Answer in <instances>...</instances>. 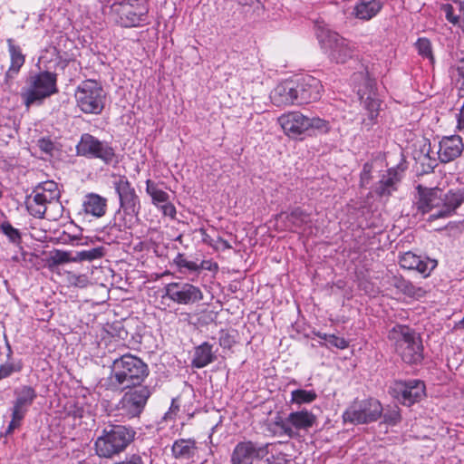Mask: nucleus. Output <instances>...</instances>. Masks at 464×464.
<instances>
[{
    "label": "nucleus",
    "mask_w": 464,
    "mask_h": 464,
    "mask_svg": "<svg viewBox=\"0 0 464 464\" xmlns=\"http://www.w3.org/2000/svg\"><path fill=\"white\" fill-rule=\"evenodd\" d=\"M452 63L450 67V74L453 82L459 86V91L464 92V55L458 52L451 54Z\"/></svg>",
    "instance_id": "obj_30"
},
{
    "label": "nucleus",
    "mask_w": 464,
    "mask_h": 464,
    "mask_svg": "<svg viewBox=\"0 0 464 464\" xmlns=\"http://www.w3.org/2000/svg\"><path fill=\"white\" fill-rule=\"evenodd\" d=\"M159 208L161 209L164 216L169 217L171 218H174L176 216V208L169 201L160 205Z\"/></svg>",
    "instance_id": "obj_50"
},
{
    "label": "nucleus",
    "mask_w": 464,
    "mask_h": 464,
    "mask_svg": "<svg viewBox=\"0 0 464 464\" xmlns=\"http://www.w3.org/2000/svg\"><path fill=\"white\" fill-rule=\"evenodd\" d=\"M198 271L203 269L216 272L218 269V264L211 260H203L200 264H198Z\"/></svg>",
    "instance_id": "obj_52"
},
{
    "label": "nucleus",
    "mask_w": 464,
    "mask_h": 464,
    "mask_svg": "<svg viewBox=\"0 0 464 464\" xmlns=\"http://www.w3.org/2000/svg\"><path fill=\"white\" fill-rule=\"evenodd\" d=\"M215 360L216 356L212 351V345L208 342H204L195 347L191 366L201 369L213 362Z\"/></svg>",
    "instance_id": "obj_28"
},
{
    "label": "nucleus",
    "mask_w": 464,
    "mask_h": 464,
    "mask_svg": "<svg viewBox=\"0 0 464 464\" xmlns=\"http://www.w3.org/2000/svg\"><path fill=\"white\" fill-rule=\"evenodd\" d=\"M441 9L446 19L453 24H458L464 33V0L456 3V8L452 5L446 4Z\"/></svg>",
    "instance_id": "obj_31"
},
{
    "label": "nucleus",
    "mask_w": 464,
    "mask_h": 464,
    "mask_svg": "<svg viewBox=\"0 0 464 464\" xmlns=\"http://www.w3.org/2000/svg\"><path fill=\"white\" fill-rule=\"evenodd\" d=\"M15 400L12 408V420L9 422L6 433L13 432L20 427L22 420L25 417L29 407L34 403L37 397L36 391L29 385H23L14 390Z\"/></svg>",
    "instance_id": "obj_14"
},
{
    "label": "nucleus",
    "mask_w": 464,
    "mask_h": 464,
    "mask_svg": "<svg viewBox=\"0 0 464 464\" xmlns=\"http://www.w3.org/2000/svg\"><path fill=\"white\" fill-rule=\"evenodd\" d=\"M53 261L54 264H63L68 262H72V257H71L68 252L64 251H56L54 256H53Z\"/></svg>",
    "instance_id": "obj_49"
},
{
    "label": "nucleus",
    "mask_w": 464,
    "mask_h": 464,
    "mask_svg": "<svg viewBox=\"0 0 464 464\" xmlns=\"http://www.w3.org/2000/svg\"><path fill=\"white\" fill-rule=\"evenodd\" d=\"M111 13L116 24L122 27H137L145 24L149 6L146 0H121L111 6Z\"/></svg>",
    "instance_id": "obj_7"
},
{
    "label": "nucleus",
    "mask_w": 464,
    "mask_h": 464,
    "mask_svg": "<svg viewBox=\"0 0 464 464\" xmlns=\"http://www.w3.org/2000/svg\"><path fill=\"white\" fill-rule=\"evenodd\" d=\"M462 138L459 135H451L443 137L439 143V159L441 162H450L459 156L463 151Z\"/></svg>",
    "instance_id": "obj_21"
},
{
    "label": "nucleus",
    "mask_w": 464,
    "mask_h": 464,
    "mask_svg": "<svg viewBox=\"0 0 464 464\" xmlns=\"http://www.w3.org/2000/svg\"><path fill=\"white\" fill-rule=\"evenodd\" d=\"M286 218L295 227H301L311 221L310 214L300 208H294L287 215Z\"/></svg>",
    "instance_id": "obj_39"
},
{
    "label": "nucleus",
    "mask_w": 464,
    "mask_h": 464,
    "mask_svg": "<svg viewBox=\"0 0 464 464\" xmlns=\"http://www.w3.org/2000/svg\"><path fill=\"white\" fill-rule=\"evenodd\" d=\"M401 180L400 174L396 169H389L382 174L379 180L375 192L381 197H389L397 189V184Z\"/></svg>",
    "instance_id": "obj_26"
},
{
    "label": "nucleus",
    "mask_w": 464,
    "mask_h": 464,
    "mask_svg": "<svg viewBox=\"0 0 464 464\" xmlns=\"http://www.w3.org/2000/svg\"><path fill=\"white\" fill-rule=\"evenodd\" d=\"M197 450L196 441L192 439H179L173 442L171 452L175 459H192Z\"/></svg>",
    "instance_id": "obj_29"
},
{
    "label": "nucleus",
    "mask_w": 464,
    "mask_h": 464,
    "mask_svg": "<svg viewBox=\"0 0 464 464\" xmlns=\"http://www.w3.org/2000/svg\"><path fill=\"white\" fill-rule=\"evenodd\" d=\"M317 394L314 390L296 389L291 392L290 403L295 405L308 404L314 401Z\"/></svg>",
    "instance_id": "obj_36"
},
{
    "label": "nucleus",
    "mask_w": 464,
    "mask_h": 464,
    "mask_svg": "<svg viewBox=\"0 0 464 464\" xmlns=\"http://www.w3.org/2000/svg\"><path fill=\"white\" fill-rule=\"evenodd\" d=\"M419 199L416 202L417 209L421 214L430 213L429 220L450 217L464 202V189H450L443 193L441 189L421 188L418 186Z\"/></svg>",
    "instance_id": "obj_1"
},
{
    "label": "nucleus",
    "mask_w": 464,
    "mask_h": 464,
    "mask_svg": "<svg viewBox=\"0 0 464 464\" xmlns=\"http://www.w3.org/2000/svg\"><path fill=\"white\" fill-rule=\"evenodd\" d=\"M460 324H464V317H463V320L460 322Z\"/></svg>",
    "instance_id": "obj_57"
},
{
    "label": "nucleus",
    "mask_w": 464,
    "mask_h": 464,
    "mask_svg": "<svg viewBox=\"0 0 464 464\" xmlns=\"http://www.w3.org/2000/svg\"><path fill=\"white\" fill-rule=\"evenodd\" d=\"M360 78L363 79V81L365 82V77H364L362 72H359V73H354L353 74L354 81H356V80H358Z\"/></svg>",
    "instance_id": "obj_56"
},
{
    "label": "nucleus",
    "mask_w": 464,
    "mask_h": 464,
    "mask_svg": "<svg viewBox=\"0 0 464 464\" xmlns=\"http://www.w3.org/2000/svg\"><path fill=\"white\" fill-rule=\"evenodd\" d=\"M409 282H410L409 280H406L401 276H397V275L392 276L389 279V284L392 286L395 287L401 294L404 292Z\"/></svg>",
    "instance_id": "obj_46"
},
{
    "label": "nucleus",
    "mask_w": 464,
    "mask_h": 464,
    "mask_svg": "<svg viewBox=\"0 0 464 464\" xmlns=\"http://www.w3.org/2000/svg\"><path fill=\"white\" fill-rule=\"evenodd\" d=\"M0 232L3 233L8 240L13 244H20L22 240V235L19 229L14 227L10 222L4 221L0 224Z\"/></svg>",
    "instance_id": "obj_40"
},
{
    "label": "nucleus",
    "mask_w": 464,
    "mask_h": 464,
    "mask_svg": "<svg viewBox=\"0 0 464 464\" xmlns=\"http://www.w3.org/2000/svg\"><path fill=\"white\" fill-rule=\"evenodd\" d=\"M326 347H335L341 350L346 349L349 346V342L343 337L330 334L328 337Z\"/></svg>",
    "instance_id": "obj_45"
},
{
    "label": "nucleus",
    "mask_w": 464,
    "mask_h": 464,
    "mask_svg": "<svg viewBox=\"0 0 464 464\" xmlns=\"http://www.w3.org/2000/svg\"><path fill=\"white\" fill-rule=\"evenodd\" d=\"M105 255V248L103 246H97L91 249L76 252L72 256V262L82 261H93L103 257Z\"/></svg>",
    "instance_id": "obj_37"
},
{
    "label": "nucleus",
    "mask_w": 464,
    "mask_h": 464,
    "mask_svg": "<svg viewBox=\"0 0 464 464\" xmlns=\"http://www.w3.org/2000/svg\"><path fill=\"white\" fill-rule=\"evenodd\" d=\"M176 264L179 268H186L189 271H198V264L196 262L188 261L181 256L177 257Z\"/></svg>",
    "instance_id": "obj_47"
},
{
    "label": "nucleus",
    "mask_w": 464,
    "mask_h": 464,
    "mask_svg": "<svg viewBox=\"0 0 464 464\" xmlns=\"http://www.w3.org/2000/svg\"><path fill=\"white\" fill-rule=\"evenodd\" d=\"M102 141L95 138L94 136L84 133L81 136V140L76 145L77 154L86 158H90L93 155V151L97 146H101Z\"/></svg>",
    "instance_id": "obj_32"
},
{
    "label": "nucleus",
    "mask_w": 464,
    "mask_h": 464,
    "mask_svg": "<svg viewBox=\"0 0 464 464\" xmlns=\"http://www.w3.org/2000/svg\"><path fill=\"white\" fill-rule=\"evenodd\" d=\"M113 188L119 197L120 208L124 215L122 226L130 227L140 209V198L126 176H119L115 179ZM119 226L121 227V224Z\"/></svg>",
    "instance_id": "obj_10"
},
{
    "label": "nucleus",
    "mask_w": 464,
    "mask_h": 464,
    "mask_svg": "<svg viewBox=\"0 0 464 464\" xmlns=\"http://www.w3.org/2000/svg\"><path fill=\"white\" fill-rule=\"evenodd\" d=\"M149 367L141 359L127 353L113 361L104 386L111 392H122L141 384L149 375Z\"/></svg>",
    "instance_id": "obj_2"
},
{
    "label": "nucleus",
    "mask_w": 464,
    "mask_h": 464,
    "mask_svg": "<svg viewBox=\"0 0 464 464\" xmlns=\"http://www.w3.org/2000/svg\"><path fill=\"white\" fill-rule=\"evenodd\" d=\"M277 121L288 137L296 138L307 131L308 117L300 111L284 113Z\"/></svg>",
    "instance_id": "obj_20"
},
{
    "label": "nucleus",
    "mask_w": 464,
    "mask_h": 464,
    "mask_svg": "<svg viewBox=\"0 0 464 464\" xmlns=\"http://www.w3.org/2000/svg\"><path fill=\"white\" fill-rule=\"evenodd\" d=\"M402 294L411 298L420 299L426 295L427 291L423 287L415 285L411 282H409Z\"/></svg>",
    "instance_id": "obj_43"
},
{
    "label": "nucleus",
    "mask_w": 464,
    "mask_h": 464,
    "mask_svg": "<svg viewBox=\"0 0 464 464\" xmlns=\"http://www.w3.org/2000/svg\"><path fill=\"white\" fill-rule=\"evenodd\" d=\"M364 110L367 111V118H363L362 123L369 130L376 123L379 115L381 101L376 97L374 92H370L369 95L365 98V90L361 87L357 90Z\"/></svg>",
    "instance_id": "obj_24"
},
{
    "label": "nucleus",
    "mask_w": 464,
    "mask_h": 464,
    "mask_svg": "<svg viewBox=\"0 0 464 464\" xmlns=\"http://www.w3.org/2000/svg\"><path fill=\"white\" fill-rule=\"evenodd\" d=\"M399 264L403 269L415 270L422 275L423 277H428L436 268L438 262L428 256H418L413 252L408 251L400 256Z\"/></svg>",
    "instance_id": "obj_19"
},
{
    "label": "nucleus",
    "mask_w": 464,
    "mask_h": 464,
    "mask_svg": "<svg viewBox=\"0 0 464 464\" xmlns=\"http://www.w3.org/2000/svg\"><path fill=\"white\" fill-rule=\"evenodd\" d=\"M298 103H309L320 99L323 86L321 82L311 76L304 75L295 81Z\"/></svg>",
    "instance_id": "obj_18"
},
{
    "label": "nucleus",
    "mask_w": 464,
    "mask_h": 464,
    "mask_svg": "<svg viewBox=\"0 0 464 464\" xmlns=\"http://www.w3.org/2000/svg\"><path fill=\"white\" fill-rule=\"evenodd\" d=\"M316 423V416L308 410L292 411L288 416L276 422V425L290 438L298 430H308Z\"/></svg>",
    "instance_id": "obj_16"
},
{
    "label": "nucleus",
    "mask_w": 464,
    "mask_h": 464,
    "mask_svg": "<svg viewBox=\"0 0 464 464\" xmlns=\"http://www.w3.org/2000/svg\"><path fill=\"white\" fill-rule=\"evenodd\" d=\"M165 296L179 304H189L203 299L202 291L188 283L172 282L165 285Z\"/></svg>",
    "instance_id": "obj_17"
},
{
    "label": "nucleus",
    "mask_w": 464,
    "mask_h": 464,
    "mask_svg": "<svg viewBox=\"0 0 464 464\" xmlns=\"http://www.w3.org/2000/svg\"><path fill=\"white\" fill-rule=\"evenodd\" d=\"M89 159H99L107 165L116 164L118 162L114 150L106 141H102L101 146H97Z\"/></svg>",
    "instance_id": "obj_33"
},
{
    "label": "nucleus",
    "mask_w": 464,
    "mask_h": 464,
    "mask_svg": "<svg viewBox=\"0 0 464 464\" xmlns=\"http://www.w3.org/2000/svg\"><path fill=\"white\" fill-rule=\"evenodd\" d=\"M382 416L384 422L389 425H395L401 420L400 411L397 406L385 410Z\"/></svg>",
    "instance_id": "obj_44"
},
{
    "label": "nucleus",
    "mask_w": 464,
    "mask_h": 464,
    "mask_svg": "<svg viewBox=\"0 0 464 464\" xmlns=\"http://www.w3.org/2000/svg\"><path fill=\"white\" fill-rule=\"evenodd\" d=\"M8 353L6 354L7 361L0 365V381L5 378L10 377L12 374L15 372H19L23 369V362L21 360L14 361L12 360L13 352L8 346Z\"/></svg>",
    "instance_id": "obj_35"
},
{
    "label": "nucleus",
    "mask_w": 464,
    "mask_h": 464,
    "mask_svg": "<svg viewBox=\"0 0 464 464\" xmlns=\"http://www.w3.org/2000/svg\"><path fill=\"white\" fill-rule=\"evenodd\" d=\"M126 390L128 391L120 400L118 408L129 418L138 417L143 411L152 390L150 386L142 384L134 385Z\"/></svg>",
    "instance_id": "obj_12"
},
{
    "label": "nucleus",
    "mask_w": 464,
    "mask_h": 464,
    "mask_svg": "<svg viewBox=\"0 0 464 464\" xmlns=\"http://www.w3.org/2000/svg\"><path fill=\"white\" fill-rule=\"evenodd\" d=\"M316 335H317L320 339H322V340L325 341V343H327L328 337H329V335H330V334H323V333H320V332H319V333H317V334H316Z\"/></svg>",
    "instance_id": "obj_55"
},
{
    "label": "nucleus",
    "mask_w": 464,
    "mask_h": 464,
    "mask_svg": "<svg viewBox=\"0 0 464 464\" xmlns=\"http://www.w3.org/2000/svg\"><path fill=\"white\" fill-rule=\"evenodd\" d=\"M388 339L404 362L417 364L423 359L421 338L412 328L396 324L389 331Z\"/></svg>",
    "instance_id": "obj_3"
},
{
    "label": "nucleus",
    "mask_w": 464,
    "mask_h": 464,
    "mask_svg": "<svg viewBox=\"0 0 464 464\" xmlns=\"http://www.w3.org/2000/svg\"><path fill=\"white\" fill-rule=\"evenodd\" d=\"M77 106L84 113L100 114L104 108L106 93L93 80L82 82L75 91Z\"/></svg>",
    "instance_id": "obj_9"
},
{
    "label": "nucleus",
    "mask_w": 464,
    "mask_h": 464,
    "mask_svg": "<svg viewBox=\"0 0 464 464\" xmlns=\"http://www.w3.org/2000/svg\"><path fill=\"white\" fill-rule=\"evenodd\" d=\"M315 34L322 49L331 60L343 63L352 57L353 48L350 42L331 31L325 24H318Z\"/></svg>",
    "instance_id": "obj_8"
},
{
    "label": "nucleus",
    "mask_w": 464,
    "mask_h": 464,
    "mask_svg": "<svg viewBox=\"0 0 464 464\" xmlns=\"http://www.w3.org/2000/svg\"><path fill=\"white\" fill-rule=\"evenodd\" d=\"M136 431L131 427L113 425L105 429L94 442L96 454L100 458L111 459L124 451L134 440Z\"/></svg>",
    "instance_id": "obj_4"
},
{
    "label": "nucleus",
    "mask_w": 464,
    "mask_h": 464,
    "mask_svg": "<svg viewBox=\"0 0 464 464\" xmlns=\"http://www.w3.org/2000/svg\"><path fill=\"white\" fill-rule=\"evenodd\" d=\"M295 81H285L279 83L270 94V99L276 106L299 104Z\"/></svg>",
    "instance_id": "obj_22"
},
{
    "label": "nucleus",
    "mask_w": 464,
    "mask_h": 464,
    "mask_svg": "<svg viewBox=\"0 0 464 464\" xmlns=\"http://www.w3.org/2000/svg\"><path fill=\"white\" fill-rule=\"evenodd\" d=\"M423 382L417 379L396 380L390 386L391 395L400 403L411 406L426 395Z\"/></svg>",
    "instance_id": "obj_13"
},
{
    "label": "nucleus",
    "mask_w": 464,
    "mask_h": 464,
    "mask_svg": "<svg viewBox=\"0 0 464 464\" xmlns=\"http://www.w3.org/2000/svg\"><path fill=\"white\" fill-rule=\"evenodd\" d=\"M107 210V199L96 193H88L84 196L80 214L100 218Z\"/></svg>",
    "instance_id": "obj_23"
},
{
    "label": "nucleus",
    "mask_w": 464,
    "mask_h": 464,
    "mask_svg": "<svg viewBox=\"0 0 464 464\" xmlns=\"http://www.w3.org/2000/svg\"><path fill=\"white\" fill-rule=\"evenodd\" d=\"M37 146L46 156L53 157L58 151L56 144L50 138H41L37 141Z\"/></svg>",
    "instance_id": "obj_42"
},
{
    "label": "nucleus",
    "mask_w": 464,
    "mask_h": 464,
    "mask_svg": "<svg viewBox=\"0 0 464 464\" xmlns=\"http://www.w3.org/2000/svg\"><path fill=\"white\" fill-rule=\"evenodd\" d=\"M381 402L373 398L354 400L343 411V420L353 425L376 421L382 414Z\"/></svg>",
    "instance_id": "obj_11"
},
{
    "label": "nucleus",
    "mask_w": 464,
    "mask_h": 464,
    "mask_svg": "<svg viewBox=\"0 0 464 464\" xmlns=\"http://www.w3.org/2000/svg\"><path fill=\"white\" fill-rule=\"evenodd\" d=\"M218 243H220V244H221V246H223V248H225V249H229V248H231L230 244H229L227 240H225V239H223V238H221V237H218Z\"/></svg>",
    "instance_id": "obj_54"
},
{
    "label": "nucleus",
    "mask_w": 464,
    "mask_h": 464,
    "mask_svg": "<svg viewBox=\"0 0 464 464\" xmlns=\"http://www.w3.org/2000/svg\"><path fill=\"white\" fill-rule=\"evenodd\" d=\"M61 240L63 241V243L78 245L81 239L76 236L64 235L63 237H61Z\"/></svg>",
    "instance_id": "obj_53"
},
{
    "label": "nucleus",
    "mask_w": 464,
    "mask_h": 464,
    "mask_svg": "<svg viewBox=\"0 0 464 464\" xmlns=\"http://www.w3.org/2000/svg\"><path fill=\"white\" fill-rule=\"evenodd\" d=\"M8 52L10 54L11 64L9 69L5 72V82L9 83L10 80H13L18 74L21 67L25 62V57L22 53L20 46L15 45L12 39L7 40Z\"/></svg>",
    "instance_id": "obj_25"
},
{
    "label": "nucleus",
    "mask_w": 464,
    "mask_h": 464,
    "mask_svg": "<svg viewBox=\"0 0 464 464\" xmlns=\"http://www.w3.org/2000/svg\"><path fill=\"white\" fill-rule=\"evenodd\" d=\"M145 454L134 453L130 456H127L124 460L115 463V464H145L143 457Z\"/></svg>",
    "instance_id": "obj_48"
},
{
    "label": "nucleus",
    "mask_w": 464,
    "mask_h": 464,
    "mask_svg": "<svg viewBox=\"0 0 464 464\" xmlns=\"http://www.w3.org/2000/svg\"><path fill=\"white\" fill-rule=\"evenodd\" d=\"M61 191L53 180L38 184L26 198V208L34 218H43L50 207L61 206Z\"/></svg>",
    "instance_id": "obj_6"
},
{
    "label": "nucleus",
    "mask_w": 464,
    "mask_h": 464,
    "mask_svg": "<svg viewBox=\"0 0 464 464\" xmlns=\"http://www.w3.org/2000/svg\"><path fill=\"white\" fill-rule=\"evenodd\" d=\"M372 172V165L369 163L363 164L362 172H361V186H365V183H368L371 178Z\"/></svg>",
    "instance_id": "obj_51"
},
{
    "label": "nucleus",
    "mask_w": 464,
    "mask_h": 464,
    "mask_svg": "<svg viewBox=\"0 0 464 464\" xmlns=\"http://www.w3.org/2000/svg\"><path fill=\"white\" fill-rule=\"evenodd\" d=\"M382 5L381 0H361L353 7V14L357 19L368 21L377 15Z\"/></svg>",
    "instance_id": "obj_27"
},
{
    "label": "nucleus",
    "mask_w": 464,
    "mask_h": 464,
    "mask_svg": "<svg viewBox=\"0 0 464 464\" xmlns=\"http://www.w3.org/2000/svg\"><path fill=\"white\" fill-rule=\"evenodd\" d=\"M146 192L150 196L152 204L157 208L169 199V194L160 189L159 185L150 179L146 181Z\"/></svg>",
    "instance_id": "obj_34"
},
{
    "label": "nucleus",
    "mask_w": 464,
    "mask_h": 464,
    "mask_svg": "<svg viewBox=\"0 0 464 464\" xmlns=\"http://www.w3.org/2000/svg\"><path fill=\"white\" fill-rule=\"evenodd\" d=\"M58 92L57 74L48 71L31 74L21 96L26 107L43 101Z\"/></svg>",
    "instance_id": "obj_5"
},
{
    "label": "nucleus",
    "mask_w": 464,
    "mask_h": 464,
    "mask_svg": "<svg viewBox=\"0 0 464 464\" xmlns=\"http://www.w3.org/2000/svg\"><path fill=\"white\" fill-rule=\"evenodd\" d=\"M270 444H262L252 440L238 442L231 454V464H254L266 457L269 453Z\"/></svg>",
    "instance_id": "obj_15"
},
{
    "label": "nucleus",
    "mask_w": 464,
    "mask_h": 464,
    "mask_svg": "<svg viewBox=\"0 0 464 464\" xmlns=\"http://www.w3.org/2000/svg\"><path fill=\"white\" fill-rule=\"evenodd\" d=\"M416 48L418 50L419 54L424 58L428 59L430 64L434 63V56L432 53L431 44L427 38H420L415 44Z\"/></svg>",
    "instance_id": "obj_41"
},
{
    "label": "nucleus",
    "mask_w": 464,
    "mask_h": 464,
    "mask_svg": "<svg viewBox=\"0 0 464 464\" xmlns=\"http://www.w3.org/2000/svg\"><path fill=\"white\" fill-rule=\"evenodd\" d=\"M331 130V124L328 121L319 117H308L307 131H313L315 134H326Z\"/></svg>",
    "instance_id": "obj_38"
}]
</instances>
